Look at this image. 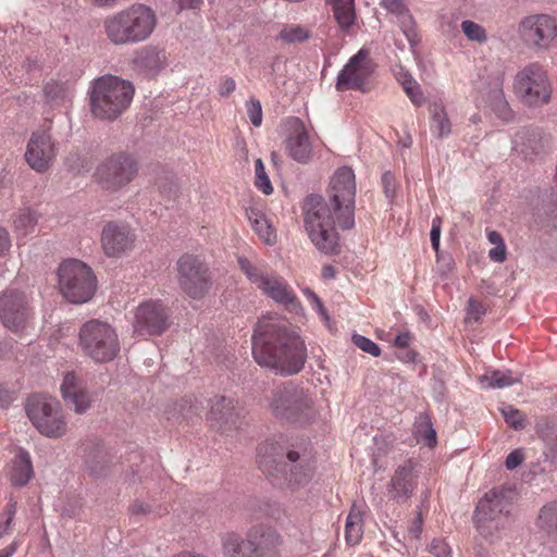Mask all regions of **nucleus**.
<instances>
[{
    "label": "nucleus",
    "instance_id": "f257e3e1",
    "mask_svg": "<svg viewBox=\"0 0 557 557\" xmlns=\"http://www.w3.org/2000/svg\"><path fill=\"white\" fill-rule=\"evenodd\" d=\"M252 356L263 368L293 375L304 368L307 352L295 327L284 320L264 317L255 326Z\"/></svg>",
    "mask_w": 557,
    "mask_h": 557
},
{
    "label": "nucleus",
    "instance_id": "f03ea898",
    "mask_svg": "<svg viewBox=\"0 0 557 557\" xmlns=\"http://www.w3.org/2000/svg\"><path fill=\"white\" fill-rule=\"evenodd\" d=\"M157 14L144 3H133L103 20V32L115 46L148 40L157 27Z\"/></svg>",
    "mask_w": 557,
    "mask_h": 557
},
{
    "label": "nucleus",
    "instance_id": "7ed1b4c3",
    "mask_svg": "<svg viewBox=\"0 0 557 557\" xmlns=\"http://www.w3.org/2000/svg\"><path fill=\"white\" fill-rule=\"evenodd\" d=\"M276 446L273 443H262L257 448V463L263 472L282 473L292 488L307 485L314 473V460L311 450L307 448L290 449L284 460H277Z\"/></svg>",
    "mask_w": 557,
    "mask_h": 557
},
{
    "label": "nucleus",
    "instance_id": "20e7f679",
    "mask_svg": "<svg viewBox=\"0 0 557 557\" xmlns=\"http://www.w3.org/2000/svg\"><path fill=\"white\" fill-rule=\"evenodd\" d=\"M304 225L313 246L324 255L339 252L334 207L320 195H309L302 205Z\"/></svg>",
    "mask_w": 557,
    "mask_h": 557
},
{
    "label": "nucleus",
    "instance_id": "39448f33",
    "mask_svg": "<svg viewBox=\"0 0 557 557\" xmlns=\"http://www.w3.org/2000/svg\"><path fill=\"white\" fill-rule=\"evenodd\" d=\"M135 88L129 81L106 75L94 81L89 92L92 115L99 120L113 121L131 106Z\"/></svg>",
    "mask_w": 557,
    "mask_h": 557
},
{
    "label": "nucleus",
    "instance_id": "423d86ee",
    "mask_svg": "<svg viewBox=\"0 0 557 557\" xmlns=\"http://www.w3.org/2000/svg\"><path fill=\"white\" fill-rule=\"evenodd\" d=\"M270 408L277 419L300 425L311 423L318 416L311 396L293 383L283 384L273 391Z\"/></svg>",
    "mask_w": 557,
    "mask_h": 557
},
{
    "label": "nucleus",
    "instance_id": "0eeeda50",
    "mask_svg": "<svg viewBox=\"0 0 557 557\" xmlns=\"http://www.w3.org/2000/svg\"><path fill=\"white\" fill-rule=\"evenodd\" d=\"M78 346L83 354L97 363L112 361L120 351L116 330L108 322L91 319L78 332Z\"/></svg>",
    "mask_w": 557,
    "mask_h": 557
},
{
    "label": "nucleus",
    "instance_id": "6e6552de",
    "mask_svg": "<svg viewBox=\"0 0 557 557\" xmlns=\"http://www.w3.org/2000/svg\"><path fill=\"white\" fill-rule=\"evenodd\" d=\"M60 292L73 304H84L96 292V277L90 267L79 260L64 261L58 270Z\"/></svg>",
    "mask_w": 557,
    "mask_h": 557
},
{
    "label": "nucleus",
    "instance_id": "1a4fd4ad",
    "mask_svg": "<svg viewBox=\"0 0 557 557\" xmlns=\"http://www.w3.org/2000/svg\"><path fill=\"white\" fill-rule=\"evenodd\" d=\"M355 197L356 178L352 169H337L330 181L329 200L334 207L339 226L344 230H350L355 225Z\"/></svg>",
    "mask_w": 557,
    "mask_h": 557
},
{
    "label": "nucleus",
    "instance_id": "9d476101",
    "mask_svg": "<svg viewBox=\"0 0 557 557\" xmlns=\"http://www.w3.org/2000/svg\"><path fill=\"white\" fill-rule=\"evenodd\" d=\"M25 410L34 426L42 435L58 438L66 433L67 425L57 399L45 395H32L27 399Z\"/></svg>",
    "mask_w": 557,
    "mask_h": 557
},
{
    "label": "nucleus",
    "instance_id": "9b49d317",
    "mask_svg": "<svg viewBox=\"0 0 557 557\" xmlns=\"http://www.w3.org/2000/svg\"><path fill=\"white\" fill-rule=\"evenodd\" d=\"M513 90L517 97L529 107L546 104L552 97V86L546 71L539 63L528 64L516 74Z\"/></svg>",
    "mask_w": 557,
    "mask_h": 557
},
{
    "label": "nucleus",
    "instance_id": "f8f14e48",
    "mask_svg": "<svg viewBox=\"0 0 557 557\" xmlns=\"http://www.w3.org/2000/svg\"><path fill=\"white\" fill-rule=\"evenodd\" d=\"M137 173L135 160L125 152L112 153L96 170V177L102 188L117 191L129 184Z\"/></svg>",
    "mask_w": 557,
    "mask_h": 557
},
{
    "label": "nucleus",
    "instance_id": "ddd939ff",
    "mask_svg": "<svg viewBox=\"0 0 557 557\" xmlns=\"http://www.w3.org/2000/svg\"><path fill=\"white\" fill-rule=\"evenodd\" d=\"M178 284L193 299L203 298L212 286L207 264L194 255H184L177 261Z\"/></svg>",
    "mask_w": 557,
    "mask_h": 557
},
{
    "label": "nucleus",
    "instance_id": "4468645a",
    "mask_svg": "<svg viewBox=\"0 0 557 557\" xmlns=\"http://www.w3.org/2000/svg\"><path fill=\"white\" fill-rule=\"evenodd\" d=\"M518 33L528 47L545 50L557 37V22L547 14L529 15L519 23Z\"/></svg>",
    "mask_w": 557,
    "mask_h": 557
},
{
    "label": "nucleus",
    "instance_id": "2eb2a0df",
    "mask_svg": "<svg viewBox=\"0 0 557 557\" xmlns=\"http://www.w3.org/2000/svg\"><path fill=\"white\" fill-rule=\"evenodd\" d=\"M374 64L366 49H360L352 55L337 75L336 89L366 91Z\"/></svg>",
    "mask_w": 557,
    "mask_h": 557
},
{
    "label": "nucleus",
    "instance_id": "dca6fc26",
    "mask_svg": "<svg viewBox=\"0 0 557 557\" xmlns=\"http://www.w3.org/2000/svg\"><path fill=\"white\" fill-rule=\"evenodd\" d=\"M32 315L28 299L23 292L7 289L0 296V319L4 327L22 332Z\"/></svg>",
    "mask_w": 557,
    "mask_h": 557
},
{
    "label": "nucleus",
    "instance_id": "f3484780",
    "mask_svg": "<svg viewBox=\"0 0 557 557\" xmlns=\"http://www.w3.org/2000/svg\"><path fill=\"white\" fill-rule=\"evenodd\" d=\"M58 153L57 145L47 129L32 133L25 151L27 164L37 173H46Z\"/></svg>",
    "mask_w": 557,
    "mask_h": 557
},
{
    "label": "nucleus",
    "instance_id": "a211bd4d",
    "mask_svg": "<svg viewBox=\"0 0 557 557\" xmlns=\"http://www.w3.org/2000/svg\"><path fill=\"white\" fill-rule=\"evenodd\" d=\"M136 242L134 231L123 222L110 221L102 227L100 243L104 255L119 258L132 250Z\"/></svg>",
    "mask_w": 557,
    "mask_h": 557
},
{
    "label": "nucleus",
    "instance_id": "6ab92c4d",
    "mask_svg": "<svg viewBox=\"0 0 557 557\" xmlns=\"http://www.w3.org/2000/svg\"><path fill=\"white\" fill-rule=\"evenodd\" d=\"M169 327V314L159 301H146L135 311L134 332L139 336L160 335Z\"/></svg>",
    "mask_w": 557,
    "mask_h": 557
},
{
    "label": "nucleus",
    "instance_id": "aec40b11",
    "mask_svg": "<svg viewBox=\"0 0 557 557\" xmlns=\"http://www.w3.org/2000/svg\"><path fill=\"white\" fill-rule=\"evenodd\" d=\"M207 419L212 429L222 433L232 432L240 423L238 401L232 397L215 396L211 399V408Z\"/></svg>",
    "mask_w": 557,
    "mask_h": 557
},
{
    "label": "nucleus",
    "instance_id": "412c9836",
    "mask_svg": "<svg viewBox=\"0 0 557 557\" xmlns=\"http://www.w3.org/2000/svg\"><path fill=\"white\" fill-rule=\"evenodd\" d=\"M281 535L272 528L253 525L247 533L248 557H281Z\"/></svg>",
    "mask_w": 557,
    "mask_h": 557
},
{
    "label": "nucleus",
    "instance_id": "4be33fe9",
    "mask_svg": "<svg viewBox=\"0 0 557 557\" xmlns=\"http://www.w3.org/2000/svg\"><path fill=\"white\" fill-rule=\"evenodd\" d=\"M169 65L164 48L156 45L143 46L134 52L133 69L146 77H156Z\"/></svg>",
    "mask_w": 557,
    "mask_h": 557
},
{
    "label": "nucleus",
    "instance_id": "5701e85b",
    "mask_svg": "<svg viewBox=\"0 0 557 557\" xmlns=\"http://www.w3.org/2000/svg\"><path fill=\"white\" fill-rule=\"evenodd\" d=\"M511 496L512 491L510 488H492L479 500L474 517L504 520L511 508Z\"/></svg>",
    "mask_w": 557,
    "mask_h": 557
},
{
    "label": "nucleus",
    "instance_id": "b1692460",
    "mask_svg": "<svg viewBox=\"0 0 557 557\" xmlns=\"http://www.w3.org/2000/svg\"><path fill=\"white\" fill-rule=\"evenodd\" d=\"M417 486L414 465L407 460L399 466L391 479L388 485V495L392 499L401 503L407 500Z\"/></svg>",
    "mask_w": 557,
    "mask_h": 557
},
{
    "label": "nucleus",
    "instance_id": "393cba45",
    "mask_svg": "<svg viewBox=\"0 0 557 557\" xmlns=\"http://www.w3.org/2000/svg\"><path fill=\"white\" fill-rule=\"evenodd\" d=\"M259 288L264 295L289 311L297 312L301 308L293 289L283 277L268 275Z\"/></svg>",
    "mask_w": 557,
    "mask_h": 557
},
{
    "label": "nucleus",
    "instance_id": "a878e982",
    "mask_svg": "<svg viewBox=\"0 0 557 557\" xmlns=\"http://www.w3.org/2000/svg\"><path fill=\"white\" fill-rule=\"evenodd\" d=\"M545 137L539 127H525L517 132L512 140L513 150L524 158L532 160L545 149Z\"/></svg>",
    "mask_w": 557,
    "mask_h": 557
},
{
    "label": "nucleus",
    "instance_id": "bb28decb",
    "mask_svg": "<svg viewBox=\"0 0 557 557\" xmlns=\"http://www.w3.org/2000/svg\"><path fill=\"white\" fill-rule=\"evenodd\" d=\"M380 4L398 20L399 27L411 47L419 42L417 24L405 0H381Z\"/></svg>",
    "mask_w": 557,
    "mask_h": 557
},
{
    "label": "nucleus",
    "instance_id": "cd10ccee",
    "mask_svg": "<svg viewBox=\"0 0 557 557\" xmlns=\"http://www.w3.org/2000/svg\"><path fill=\"white\" fill-rule=\"evenodd\" d=\"M286 150L289 157L299 163H307L312 156L308 133L299 119L294 121L293 134L286 140Z\"/></svg>",
    "mask_w": 557,
    "mask_h": 557
},
{
    "label": "nucleus",
    "instance_id": "c85d7f7f",
    "mask_svg": "<svg viewBox=\"0 0 557 557\" xmlns=\"http://www.w3.org/2000/svg\"><path fill=\"white\" fill-rule=\"evenodd\" d=\"M473 521L478 532L474 537L475 555L482 557L485 552L484 545H492L500 539L502 530L504 529V520L473 516Z\"/></svg>",
    "mask_w": 557,
    "mask_h": 557
},
{
    "label": "nucleus",
    "instance_id": "c756f323",
    "mask_svg": "<svg viewBox=\"0 0 557 557\" xmlns=\"http://www.w3.org/2000/svg\"><path fill=\"white\" fill-rule=\"evenodd\" d=\"M34 470L28 451L20 448L8 468V478L15 487L26 485L33 478Z\"/></svg>",
    "mask_w": 557,
    "mask_h": 557
},
{
    "label": "nucleus",
    "instance_id": "7c9ffc66",
    "mask_svg": "<svg viewBox=\"0 0 557 557\" xmlns=\"http://www.w3.org/2000/svg\"><path fill=\"white\" fill-rule=\"evenodd\" d=\"M430 129L437 138H445L451 133V123L442 102H433L429 107Z\"/></svg>",
    "mask_w": 557,
    "mask_h": 557
},
{
    "label": "nucleus",
    "instance_id": "2f4dec72",
    "mask_svg": "<svg viewBox=\"0 0 557 557\" xmlns=\"http://www.w3.org/2000/svg\"><path fill=\"white\" fill-rule=\"evenodd\" d=\"M537 528L548 540L557 542V498L541 508Z\"/></svg>",
    "mask_w": 557,
    "mask_h": 557
},
{
    "label": "nucleus",
    "instance_id": "473e14b6",
    "mask_svg": "<svg viewBox=\"0 0 557 557\" xmlns=\"http://www.w3.org/2000/svg\"><path fill=\"white\" fill-rule=\"evenodd\" d=\"M246 215L260 239H262L268 245L275 243V231L264 213L257 209L250 208L246 210Z\"/></svg>",
    "mask_w": 557,
    "mask_h": 557
},
{
    "label": "nucleus",
    "instance_id": "72a5a7b5",
    "mask_svg": "<svg viewBox=\"0 0 557 557\" xmlns=\"http://www.w3.org/2000/svg\"><path fill=\"white\" fill-rule=\"evenodd\" d=\"M109 468V458L107 453L99 448H91L85 456V469L89 475L100 478L104 475Z\"/></svg>",
    "mask_w": 557,
    "mask_h": 557
},
{
    "label": "nucleus",
    "instance_id": "f704fd0d",
    "mask_svg": "<svg viewBox=\"0 0 557 557\" xmlns=\"http://www.w3.org/2000/svg\"><path fill=\"white\" fill-rule=\"evenodd\" d=\"M45 101L50 106H59L72 96V89L66 83L49 81L42 88Z\"/></svg>",
    "mask_w": 557,
    "mask_h": 557
},
{
    "label": "nucleus",
    "instance_id": "c9c22d12",
    "mask_svg": "<svg viewBox=\"0 0 557 557\" xmlns=\"http://www.w3.org/2000/svg\"><path fill=\"white\" fill-rule=\"evenodd\" d=\"M334 17L342 29H348L355 22V0H327Z\"/></svg>",
    "mask_w": 557,
    "mask_h": 557
},
{
    "label": "nucleus",
    "instance_id": "e433bc0d",
    "mask_svg": "<svg viewBox=\"0 0 557 557\" xmlns=\"http://www.w3.org/2000/svg\"><path fill=\"white\" fill-rule=\"evenodd\" d=\"M363 535L362 515L354 506L346 518L345 540L348 545H357Z\"/></svg>",
    "mask_w": 557,
    "mask_h": 557
},
{
    "label": "nucleus",
    "instance_id": "4c0bfd02",
    "mask_svg": "<svg viewBox=\"0 0 557 557\" xmlns=\"http://www.w3.org/2000/svg\"><path fill=\"white\" fill-rule=\"evenodd\" d=\"M520 382V377H512L511 372L499 370L488 371L480 377L484 388H504Z\"/></svg>",
    "mask_w": 557,
    "mask_h": 557
},
{
    "label": "nucleus",
    "instance_id": "58836bf2",
    "mask_svg": "<svg viewBox=\"0 0 557 557\" xmlns=\"http://www.w3.org/2000/svg\"><path fill=\"white\" fill-rule=\"evenodd\" d=\"M223 554L225 557H248L247 539L242 540L234 533L226 534L222 540Z\"/></svg>",
    "mask_w": 557,
    "mask_h": 557
},
{
    "label": "nucleus",
    "instance_id": "ea45409f",
    "mask_svg": "<svg viewBox=\"0 0 557 557\" xmlns=\"http://www.w3.org/2000/svg\"><path fill=\"white\" fill-rule=\"evenodd\" d=\"M418 441H423L428 446L436 444V432L428 416L421 414L414 424L413 431Z\"/></svg>",
    "mask_w": 557,
    "mask_h": 557
},
{
    "label": "nucleus",
    "instance_id": "a19ab883",
    "mask_svg": "<svg viewBox=\"0 0 557 557\" xmlns=\"http://www.w3.org/2000/svg\"><path fill=\"white\" fill-rule=\"evenodd\" d=\"M309 38V32L296 24L284 25L277 35V39L286 44L301 42Z\"/></svg>",
    "mask_w": 557,
    "mask_h": 557
},
{
    "label": "nucleus",
    "instance_id": "79ce46f5",
    "mask_svg": "<svg viewBox=\"0 0 557 557\" xmlns=\"http://www.w3.org/2000/svg\"><path fill=\"white\" fill-rule=\"evenodd\" d=\"M491 108L493 112L505 122H508L513 117L512 110L510 109L502 89L494 91L493 98L491 99Z\"/></svg>",
    "mask_w": 557,
    "mask_h": 557
},
{
    "label": "nucleus",
    "instance_id": "37998d69",
    "mask_svg": "<svg viewBox=\"0 0 557 557\" xmlns=\"http://www.w3.org/2000/svg\"><path fill=\"white\" fill-rule=\"evenodd\" d=\"M460 28L463 35L470 41H475L478 44H485L487 41V34L485 28L473 21H462L460 24Z\"/></svg>",
    "mask_w": 557,
    "mask_h": 557
},
{
    "label": "nucleus",
    "instance_id": "c03bdc74",
    "mask_svg": "<svg viewBox=\"0 0 557 557\" xmlns=\"http://www.w3.org/2000/svg\"><path fill=\"white\" fill-rule=\"evenodd\" d=\"M500 412L506 421V423L515 429L522 430L525 426V417L524 414L517 408L511 405H504L500 408Z\"/></svg>",
    "mask_w": 557,
    "mask_h": 557
},
{
    "label": "nucleus",
    "instance_id": "a18cd8bd",
    "mask_svg": "<svg viewBox=\"0 0 557 557\" xmlns=\"http://www.w3.org/2000/svg\"><path fill=\"white\" fill-rule=\"evenodd\" d=\"M255 174H256V187L265 195L273 193L271 181L265 172L263 162L261 159H257L255 162Z\"/></svg>",
    "mask_w": 557,
    "mask_h": 557
},
{
    "label": "nucleus",
    "instance_id": "49530a36",
    "mask_svg": "<svg viewBox=\"0 0 557 557\" xmlns=\"http://www.w3.org/2000/svg\"><path fill=\"white\" fill-rule=\"evenodd\" d=\"M38 218L35 211L29 208L18 212L14 220L15 227L25 233L29 232L37 224Z\"/></svg>",
    "mask_w": 557,
    "mask_h": 557
},
{
    "label": "nucleus",
    "instance_id": "de8ad7c7",
    "mask_svg": "<svg viewBox=\"0 0 557 557\" xmlns=\"http://www.w3.org/2000/svg\"><path fill=\"white\" fill-rule=\"evenodd\" d=\"M64 401L72 407L76 413H84L90 407V397L84 388L74 393V395H71L69 399H64Z\"/></svg>",
    "mask_w": 557,
    "mask_h": 557
},
{
    "label": "nucleus",
    "instance_id": "09e8293b",
    "mask_svg": "<svg viewBox=\"0 0 557 557\" xmlns=\"http://www.w3.org/2000/svg\"><path fill=\"white\" fill-rule=\"evenodd\" d=\"M238 264L240 270L246 274V276L251 281L253 284L258 286V288L261 286L263 281L267 278L268 274L261 273L248 259L246 258H239Z\"/></svg>",
    "mask_w": 557,
    "mask_h": 557
},
{
    "label": "nucleus",
    "instance_id": "8fccbe9b",
    "mask_svg": "<svg viewBox=\"0 0 557 557\" xmlns=\"http://www.w3.org/2000/svg\"><path fill=\"white\" fill-rule=\"evenodd\" d=\"M81 389H83V386L76 374L73 372L65 373L61 384L63 399H69L71 395H74V393Z\"/></svg>",
    "mask_w": 557,
    "mask_h": 557
},
{
    "label": "nucleus",
    "instance_id": "3c124183",
    "mask_svg": "<svg viewBox=\"0 0 557 557\" xmlns=\"http://www.w3.org/2000/svg\"><path fill=\"white\" fill-rule=\"evenodd\" d=\"M17 503L10 498L4 515L0 516V537L4 536L11 530V524L16 512Z\"/></svg>",
    "mask_w": 557,
    "mask_h": 557
},
{
    "label": "nucleus",
    "instance_id": "603ef678",
    "mask_svg": "<svg viewBox=\"0 0 557 557\" xmlns=\"http://www.w3.org/2000/svg\"><path fill=\"white\" fill-rule=\"evenodd\" d=\"M401 86L412 103L417 106L423 103V94L421 91L420 85L414 79L401 81Z\"/></svg>",
    "mask_w": 557,
    "mask_h": 557
},
{
    "label": "nucleus",
    "instance_id": "864d4df0",
    "mask_svg": "<svg viewBox=\"0 0 557 557\" xmlns=\"http://www.w3.org/2000/svg\"><path fill=\"white\" fill-rule=\"evenodd\" d=\"M352 343L362 351L372 355L373 357H379L381 354L380 347L370 338L355 334L351 338Z\"/></svg>",
    "mask_w": 557,
    "mask_h": 557
},
{
    "label": "nucleus",
    "instance_id": "5fc2aeb1",
    "mask_svg": "<svg viewBox=\"0 0 557 557\" xmlns=\"http://www.w3.org/2000/svg\"><path fill=\"white\" fill-rule=\"evenodd\" d=\"M247 115L251 124L259 127L262 123V107L261 102L256 98H250L246 102Z\"/></svg>",
    "mask_w": 557,
    "mask_h": 557
},
{
    "label": "nucleus",
    "instance_id": "6e6d98bb",
    "mask_svg": "<svg viewBox=\"0 0 557 557\" xmlns=\"http://www.w3.org/2000/svg\"><path fill=\"white\" fill-rule=\"evenodd\" d=\"M423 529V518L421 511L417 513V517L411 521L407 530V536L410 540L417 541L420 539Z\"/></svg>",
    "mask_w": 557,
    "mask_h": 557
},
{
    "label": "nucleus",
    "instance_id": "4d7b16f0",
    "mask_svg": "<svg viewBox=\"0 0 557 557\" xmlns=\"http://www.w3.org/2000/svg\"><path fill=\"white\" fill-rule=\"evenodd\" d=\"M129 512H131L132 517L139 519L141 517H147V516L151 515L152 508L149 504H146L140 500H135L129 506Z\"/></svg>",
    "mask_w": 557,
    "mask_h": 557
},
{
    "label": "nucleus",
    "instance_id": "13d9d810",
    "mask_svg": "<svg viewBox=\"0 0 557 557\" xmlns=\"http://www.w3.org/2000/svg\"><path fill=\"white\" fill-rule=\"evenodd\" d=\"M467 314L469 319L479 321L485 314V308L474 298H470L468 301Z\"/></svg>",
    "mask_w": 557,
    "mask_h": 557
},
{
    "label": "nucleus",
    "instance_id": "bf43d9fd",
    "mask_svg": "<svg viewBox=\"0 0 557 557\" xmlns=\"http://www.w3.org/2000/svg\"><path fill=\"white\" fill-rule=\"evenodd\" d=\"M430 553L435 557H448L450 548L444 540H433L430 545Z\"/></svg>",
    "mask_w": 557,
    "mask_h": 557
},
{
    "label": "nucleus",
    "instance_id": "052dcab7",
    "mask_svg": "<svg viewBox=\"0 0 557 557\" xmlns=\"http://www.w3.org/2000/svg\"><path fill=\"white\" fill-rule=\"evenodd\" d=\"M382 185L384 193L388 199H393L396 195L395 177L391 172H385L382 175Z\"/></svg>",
    "mask_w": 557,
    "mask_h": 557
},
{
    "label": "nucleus",
    "instance_id": "680f3d73",
    "mask_svg": "<svg viewBox=\"0 0 557 557\" xmlns=\"http://www.w3.org/2000/svg\"><path fill=\"white\" fill-rule=\"evenodd\" d=\"M523 462V454L521 450H512L505 460V467L507 470H513Z\"/></svg>",
    "mask_w": 557,
    "mask_h": 557
},
{
    "label": "nucleus",
    "instance_id": "e2e57ef3",
    "mask_svg": "<svg viewBox=\"0 0 557 557\" xmlns=\"http://www.w3.org/2000/svg\"><path fill=\"white\" fill-rule=\"evenodd\" d=\"M305 294H306L307 298L311 301V304H312L313 308L317 310V312L324 319H329L326 310H325L321 299L318 297V295L310 289H306Z\"/></svg>",
    "mask_w": 557,
    "mask_h": 557
},
{
    "label": "nucleus",
    "instance_id": "0e129e2a",
    "mask_svg": "<svg viewBox=\"0 0 557 557\" xmlns=\"http://www.w3.org/2000/svg\"><path fill=\"white\" fill-rule=\"evenodd\" d=\"M236 88V83L232 77H224L218 88L221 97H228Z\"/></svg>",
    "mask_w": 557,
    "mask_h": 557
},
{
    "label": "nucleus",
    "instance_id": "69168bd1",
    "mask_svg": "<svg viewBox=\"0 0 557 557\" xmlns=\"http://www.w3.org/2000/svg\"><path fill=\"white\" fill-rule=\"evenodd\" d=\"M488 257L494 262L502 263L506 260V245L500 244L488 251Z\"/></svg>",
    "mask_w": 557,
    "mask_h": 557
},
{
    "label": "nucleus",
    "instance_id": "338daca9",
    "mask_svg": "<svg viewBox=\"0 0 557 557\" xmlns=\"http://www.w3.org/2000/svg\"><path fill=\"white\" fill-rule=\"evenodd\" d=\"M202 3V0H175L177 12L184 10H199Z\"/></svg>",
    "mask_w": 557,
    "mask_h": 557
},
{
    "label": "nucleus",
    "instance_id": "774afa93",
    "mask_svg": "<svg viewBox=\"0 0 557 557\" xmlns=\"http://www.w3.org/2000/svg\"><path fill=\"white\" fill-rule=\"evenodd\" d=\"M65 163L72 171H79L84 168V159L77 152L70 153L65 159Z\"/></svg>",
    "mask_w": 557,
    "mask_h": 557
}]
</instances>
